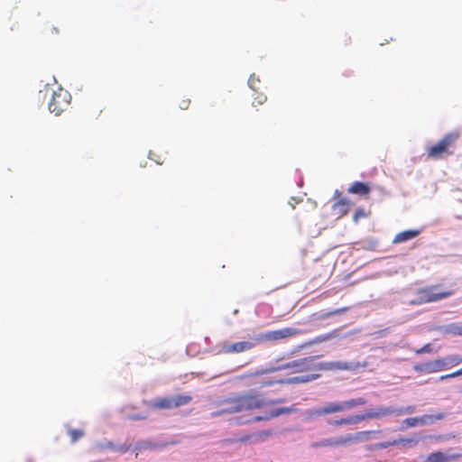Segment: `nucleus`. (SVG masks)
Wrapping results in <instances>:
<instances>
[{"mask_svg": "<svg viewBox=\"0 0 462 462\" xmlns=\"http://www.w3.org/2000/svg\"><path fill=\"white\" fill-rule=\"evenodd\" d=\"M414 411V406H408L406 408L402 407L398 409L393 407H379L375 410H369L364 414L350 415L346 418H341L339 420L330 421L329 424L336 427L357 424L366 419H379L392 414L402 415L404 413H412Z\"/></svg>", "mask_w": 462, "mask_h": 462, "instance_id": "nucleus-3", "label": "nucleus"}, {"mask_svg": "<svg viewBox=\"0 0 462 462\" xmlns=\"http://www.w3.org/2000/svg\"><path fill=\"white\" fill-rule=\"evenodd\" d=\"M398 442L399 441H395V439H393L392 441L381 442V443L376 444L375 448L378 449H383V448H387L391 446H398Z\"/></svg>", "mask_w": 462, "mask_h": 462, "instance_id": "nucleus-26", "label": "nucleus"}, {"mask_svg": "<svg viewBox=\"0 0 462 462\" xmlns=\"http://www.w3.org/2000/svg\"><path fill=\"white\" fill-rule=\"evenodd\" d=\"M319 356H310L303 358L292 360L287 364L264 370H257L254 373L248 374L250 377H258L264 374L274 372L277 370L291 369V373L302 374L298 376L285 378V381L281 383H287V384L305 383L314 381L320 377L322 371H356L360 368H365L367 365L366 362H322L318 363Z\"/></svg>", "mask_w": 462, "mask_h": 462, "instance_id": "nucleus-2", "label": "nucleus"}, {"mask_svg": "<svg viewBox=\"0 0 462 462\" xmlns=\"http://www.w3.org/2000/svg\"><path fill=\"white\" fill-rule=\"evenodd\" d=\"M371 191V187L368 183L362 181H355L348 187L347 192L350 194H356L360 196H367Z\"/></svg>", "mask_w": 462, "mask_h": 462, "instance_id": "nucleus-16", "label": "nucleus"}, {"mask_svg": "<svg viewBox=\"0 0 462 462\" xmlns=\"http://www.w3.org/2000/svg\"><path fill=\"white\" fill-rule=\"evenodd\" d=\"M366 400L365 398H354L342 402H329L324 405L314 408L308 411V418L318 419L327 415L343 413L348 410H352L357 406L365 405Z\"/></svg>", "mask_w": 462, "mask_h": 462, "instance_id": "nucleus-4", "label": "nucleus"}, {"mask_svg": "<svg viewBox=\"0 0 462 462\" xmlns=\"http://www.w3.org/2000/svg\"><path fill=\"white\" fill-rule=\"evenodd\" d=\"M439 285L427 286L416 291V298L411 300L410 304L421 305L435 302L448 298L454 294L453 291H439Z\"/></svg>", "mask_w": 462, "mask_h": 462, "instance_id": "nucleus-5", "label": "nucleus"}, {"mask_svg": "<svg viewBox=\"0 0 462 462\" xmlns=\"http://www.w3.org/2000/svg\"><path fill=\"white\" fill-rule=\"evenodd\" d=\"M370 215V211H366L365 208H358L354 216H353V221L355 223H358V221L362 218H365L367 217L368 216Z\"/></svg>", "mask_w": 462, "mask_h": 462, "instance_id": "nucleus-22", "label": "nucleus"}, {"mask_svg": "<svg viewBox=\"0 0 462 462\" xmlns=\"http://www.w3.org/2000/svg\"><path fill=\"white\" fill-rule=\"evenodd\" d=\"M462 457L459 453H454L450 455H447L441 451H436L430 453L425 462H450L456 459H458Z\"/></svg>", "mask_w": 462, "mask_h": 462, "instance_id": "nucleus-14", "label": "nucleus"}, {"mask_svg": "<svg viewBox=\"0 0 462 462\" xmlns=\"http://www.w3.org/2000/svg\"><path fill=\"white\" fill-rule=\"evenodd\" d=\"M420 230H405V231L400 232L394 236L393 243L399 244V243L406 242L408 240H411V239L415 238L416 236H418L420 235Z\"/></svg>", "mask_w": 462, "mask_h": 462, "instance_id": "nucleus-17", "label": "nucleus"}, {"mask_svg": "<svg viewBox=\"0 0 462 462\" xmlns=\"http://www.w3.org/2000/svg\"><path fill=\"white\" fill-rule=\"evenodd\" d=\"M460 375H462V367L459 370H457V371H456L454 373L448 374H445V375H441L439 377V380L443 381V380H446V379L454 378V377H457V376H460Z\"/></svg>", "mask_w": 462, "mask_h": 462, "instance_id": "nucleus-29", "label": "nucleus"}, {"mask_svg": "<svg viewBox=\"0 0 462 462\" xmlns=\"http://www.w3.org/2000/svg\"><path fill=\"white\" fill-rule=\"evenodd\" d=\"M102 113V109L99 110L97 116H99Z\"/></svg>", "mask_w": 462, "mask_h": 462, "instance_id": "nucleus-35", "label": "nucleus"}, {"mask_svg": "<svg viewBox=\"0 0 462 462\" xmlns=\"http://www.w3.org/2000/svg\"><path fill=\"white\" fill-rule=\"evenodd\" d=\"M280 381H285V378H281V379H262V380H259L256 383L260 386V387H268V386H272V385H274V384H287V383H281Z\"/></svg>", "mask_w": 462, "mask_h": 462, "instance_id": "nucleus-20", "label": "nucleus"}, {"mask_svg": "<svg viewBox=\"0 0 462 462\" xmlns=\"http://www.w3.org/2000/svg\"><path fill=\"white\" fill-rule=\"evenodd\" d=\"M426 352H430V344H427V345L423 346L421 348L416 350V354H422V353H426Z\"/></svg>", "mask_w": 462, "mask_h": 462, "instance_id": "nucleus-31", "label": "nucleus"}, {"mask_svg": "<svg viewBox=\"0 0 462 462\" xmlns=\"http://www.w3.org/2000/svg\"><path fill=\"white\" fill-rule=\"evenodd\" d=\"M272 435H273V430H263V431L258 432L255 437L258 440H265Z\"/></svg>", "mask_w": 462, "mask_h": 462, "instance_id": "nucleus-28", "label": "nucleus"}, {"mask_svg": "<svg viewBox=\"0 0 462 462\" xmlns=\"http://www.w3.org/2000/svg\"><path fill=\"white\" fill-rule=\"evenodd\" d=\"M457 132H451L445 134L438 143L427 149V156L430 159H441L453 153L449 148L458 139Z\"/></svg>", "mask_w": 462, "mask_h": 462, "instance_id": "nucleus-6", "label": "nucleus"}, {"mask_svg": "<svg viewBox=\"0 0 462 462\" xmlns=\"http://www.w3.org/2000/svg\"><path fill=\"white\" fill-rule=\"evenodd\" d=\"M192 401L189 394H180L171 397H163L154 400L150 403L152 409L157 410H171L181 406L188 405Z\"/></svg>", "mask_w": 462, "mask_h": 462, "instance_id": "nucleus-7", "label": "nucleus"}, {"mask_svg": "<svg viewBox=\"0 0 462 462\" xmlns=\"http://www.w3.org/2000/svg\"><path fill=\"white\" fill-rule=\"evenodd\" d=\"M70 99V94L62 88H59L51 95V98L49 101V110L59 116L68 108Z\"/></svg>", "mask_w": 462, "mask_h": 462, "instance_id": "nucleus-10", "label": "nucleus"}, {"mask_svg": "<svg viewBox=\"0 0 462 462\" xmlns=\"http://www.w3.org/2000/svg\"><path fill=\"white\" fill-rule=\"evenodd\" d=\"M267 97L263 93H258L256 97H254V100L252 102L253 106L256 105H263L266 102Z\"/></svg>", "mask_w": 462, "mask_h": 462, "instance_id": "nucleus-25", "label": "nucleus"}, {"mask_svg": "<svg viewBox=\"0 0 462 462\" xmlns=\"http://www.w3.org/2000/svg\"><path fill=\"white\" fill-rule=\"evenodd\" d=\"M69 435L71 439V442L75 443L84 436V431L82 430L72 429L69 430Z\"/></svg>", "mask_w": 462, "mask_h": 462, "instance_id": "nucleus-23", "label": "nucleus"}, {"mask_svg": "<svg viewBox=\"0 0 462 462\" xmlns=\"http://www.w3.org/2000/svg\"><path fill=\"white\" fill-rule=\"evenodd\" d=\"M395 441H399L398 445H416L418 443V439H397Z\"/></svg>", "mask_w": 462, "mask_h": 462, "instance_id": "nucleus-27", "label": "nucleus"}, {"mask_svg": "<svg viewBox=\"0 0 462 462\" xmlns=\"http://www.w3.org/2000/svg\"><path fill=\"white\" fill-rule=\"evenodd\" d=\"M413 370L420 374H433L443 371V362L440 359L417 364Z\"/></svg>", "mask_w": 462, "mask_h": 462, "instance_id": "nucleus-12", "label": "nucleus"}, {"mask_svg": "<svg viewBox=\"0 0 462 462\" xmlns=\"http://www.w3.org/2000/svg\"><path fill=\"white\" fill-rule=\"evenodd\" d=\"M256 341H240L231 344H225L223 346V351L226 354L246 352L251 350L256 345Z\"/></svg>", "mask_w": 462, "mask_h": 462, "instance_id": "nucleus-13", "label": "nucleus"}, {"mask_svg": "<svg viewBox=\"0 0 462 462\" xmlns=\"http://www.w3.org/2000/svg\"><path fill=\"white\" fill-rule=\"evenodd\" d=\"M131 419L133 420H144L146 419V416L141 415V414H134L131 416Z\"/></svg>", "mask_w": 462, "mask_h": 462, "instance_id": "nucleus-33", "label": "nucleus"}, {"mask_svg": "<svg viewBox=\"0 0 462 462\" xmlns=\"http://www.w3.org/2000/svg\"><path fill=\"white\" fill-rule=\"evenodd\" d=\"M301 333L302 331L296 328H284L256 335L255 337H253V339L256 342L278 341L296 337Z\"/></svg>", "mask_w": 462, "mask_h": 462, "instance_id": "nucleus-9", "label": "nucleus"}, {"mask_svg": "<svg viewBox=\"0 0 462 462\" xmlns=\"http://www.w3.org/2000/svg\"><path fill=\"white\" fill-rule=\"evenodd\" d=\"M283 399L266 400L263 393L255 391H250L226 398L220 402L218 410L211 413L215 418L224 414H234L242 412H251L255 410L262 411L263 414L245 418L240 416L236 419L239 424H248L253 422L270 420L282 415L290 414L293 411L292 408L281 407L280 403Z\"/></svg>", "mask_w": 462, "mask_h": 462, "instance_id": "nucleus-1", "label": "nucleus"}, {"mask_svg": "<svg viewBox=\"0 0 462 462\" xmlns=\"http://www.w3.org/2000/svg\"><path fill=\"white\" fill-rule=\"evenodd\" d=\"M248 85L253 90L257 91L260 85L259 78L255 77L254 75H251L248 79Z\"/></svg>", "mask_w": 462, "mask_h": 462, "instance_id": "nucleus-24", "label": "nucleus"}, {"mask_svg": "<svg viewBox=\"0 0 462 462\" xmlns=\"http://www.w3.org/2000/svg\"><path fill=\"white\" fill-rule=\"evenodd\" d=\"M443 332L451 336H462V325L451 323L443 328Z\"/></svg>", "mask_w": 462, "mask_h": 462, "instance_id": "nucleus-19", "label": "nucleus"}, {"mask_svg": "<svg viewBox=\"0 0 462 462\" xmlns=\"http://www.w3.org/2000/svg\"><path fill=\"white\" fill-rule=\"evenodd\" d=\"M350 206L351 201L348 199L341 198L333 204L332 210L334 212V215H336L337 217L339 218L346 216L348 213Z\"/></svg>", "mask_w": 462, "mask_h": 462, "instance_id": "nucleus-15", "label": "nucleus"}, {"mask_svg": "<svg viewBox=\"0 0 462 462\" xmlns=\"http://www.w3.org/2000/svg\"><path fill=\"white\" fill-rule=\"evenodd\" d=\"M447 413L445 412H438L434 414H424L420 417H411L407 418L403 420V424L406 425V427L412 428L416 427L418 425H427V424H433L438 420H441L444 418H446Z\"/></svg>", "mask_w": 462, "mask_h": 462, "instance_id": "nucleus-11", "label": "nucleus"}, {"mask_svg": "<svg viewBox=\"0 0 462 462\" xmlns=\"http://www.w3.org/2000/svg\"><path fill=\"white\" fill-rule=\"evenodd\" d=\"M50 33H51V35H53V34H58V33H59V30H58V28H57V27H55V26H52V27L50 29Z\"/></svg>", "mask_w": 462, "mask_h": 462, "instance_id": "nucleus-34", "label": "nucleus"}, {"mask_svg": "<svg viewBox=\"0 0 462 462\" xmlns=\"http://www.w3.org/2000/svg\"><path fill=\"white\" fill-rule=\"evenodd\" d=\"M440 360H442V362H443V370H445L447 368L456 366V365H459L460 363H462V356H446L445 358H441Z\"/></svg>", "mask_w": 462, "mask_h": 462, "instance_id": "nucleus-18", "label": "nucleus"}, {"mask_svg": "<svg viewBox=\"0 0 462 462\" xmlns=\"http://www.w3.org/2000/svg\"><path fill=\"white\" fill-rule=\"evenodd\" d=\"M374 431L365 430L359 431L356 435L347 434L346 436H341L336 439H324L318 442H314L311 444L312 448H327V447H339L345 446L348 443L360 439L363 436H369Z\"/></svg>", "mask_w": 462, "mask_h": 462, "instance_id": "nucleus-8", "label": "nucleus"}, {"mask_svg": "<svg viewBox=\"0 0 462 462\" xmlns=\"http://www.w3.org/2000/svg\"><path fill=\"white\" fill-rule=\"evenodd\" d=\"M348 310H349V307H344V308L336 309V310L328 311V312H321L319 314V319H328L333 315H338V314L344 313V312L347 311Z\"/></svg>", "mask_w": 462, "mask_h": 462, "instance_id": "nucleus-21", "label": "nucleus"}, {"mask_svg": "<svg viewBox=\"0 0 462 462\" xmlns=\"http://www.w3.org/2000/svg\"><path fill=\"white\" fill-rule=\"evenodd\" d=\"M329 337H330L328 335L319 336L313 340V343H319V342L328 339Z\"/></svg>", "mask_w": 462, "mask_h": 462, "instance_id": "nucleus-32", "label": "nucleus"}, {"mask_svg": "<svg viewBox=\"0 0 462 462\" xmlns=\"http://www.w3.org/2000/svg\"><path fill=\"white\" fill-rule=\"evenodd\" d=\"M190 105V99L189 98H182L179 101V107L182 110H186L189 108Z\"/></svg>", "mask_w": 462, "mask_h": 462, "instance_id": "nucleus-30", "label": "nucleus"}]
</instances>
